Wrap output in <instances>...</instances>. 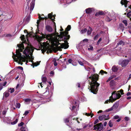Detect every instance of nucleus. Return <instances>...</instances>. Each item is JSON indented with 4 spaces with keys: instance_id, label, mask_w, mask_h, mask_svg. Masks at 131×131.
Masks as SVG:
<instances>
[{
    "instance_id": "1",
    "label": "nucleus",
    "mask_w": 131,
    "mask_h": 131,
    "mask_svg": "<svg viewBox=\"0 0 131 131\" xmlns=\"http://www.w3.org/2000/svg\"><path fill=\"white\" fill-rule=\"evenodd\" d=\"M18 47L19 48V49L16 50V54H13V56L12 57L13 59L16 61L18 62L19 64L22 65L23 64L22 62H24L26 61V64L28 63V59H30L32 57V53L34 49L33 47L31 45L28 46L27 48L25 49L23 52L24 54H25L26 56H21V54L20 52H22L24 49V46L23 44H21L20 45H17Z\"/></svg>"
},
{
    "instance_id": "2",
    "label": "nucleus",
    "mask_w": 131,
    "mask_h": 131,
    "mask_svg": "<svg viewBox=\"0 0 131 131\" xmlns=\"http://www.w3.org/2000/svg\"><path fill=\"white\" fill-rule=\"evenodd\" d=\"M71 28V26L68 25L66 28V31L61 32L60 35L62 38H63L64 37V43L60 44L59 43V41L57 38L56 37L55 35H48V37L49 43H51L53 46H55L57 47L58 50L60 51L62 50V48H67L69 46L67 40L69 39L70 37V35H68L69 32L68 31L70 30Z\"/></svg>"
},
{
    "instance_id": "3",
    "label": "nucleus",
    "mask_w": 131,
    "mask_h": 131,
    "mask_svg": "<svg viewBox=\"0 0 131 131\" xmlns=\"http://www.w3.org/2000/svg\"><path fill=\"white\" fill-rule=\"evenodd\" d=\"M99 75L97 74H92L90 77L91 79V81L90 83V90L94 93H96L98 90L100 84L97 82L98 80Z\"/></svg>"
},
{
    "instance_id": "4",
    "label": "nucleus",
    "mask_w": 131,
    "mask_h": 131,
    "mask_svg": "<svg viewBox=\"0 0 131 131\" xmlns=\"http://www.w3.org/2000/svg\"><path fill=\"white\" fill-rule=\"evenodd\" d=\"M3 119L4 122L6 123L7 124H11L12 125H14L16 124L18 120V118L16 119L15 121L13 122H11V117H4V118H2Z\"/></svg>"
},
{
    "instance_id": "5",
    "label": "nucleus",
    "mask_w": 131,
    "mask_h": 131,
    "mask_svg": "<svg viewBox=\"0 0 131 131\" xmlns=\"http://www.w3.org/2000/svg\"><path fill=\"white\" fill-rule=\"evenodd\" d=\"M116 91L113 92L112 93V95L110 98H112L113 100L115 101L117 99H119L121 96L120 94L119 93H115Z\"/></svg>"
},
{
    "instance_id": "6",
    "label": "nucleus",
    "mask_w": 131,
    "mask_h": 131,
    "mask_svg": "<svg viewBox=\"0 0 131 131\" xmlns=\"http://www.w3.org/2000/svg\"><path fill=\"white\" fill-rule=\"evenodd\" d=\"M94 127L93 130H94L97 129L99 131H101L103 128V125L102 123H101L94 125Z\"/></svg>"
},
{
    "instance_id": "7",
    "label": "nucleus",
    "mask_w": 131,
    "mask_h": 131,
    "mask_svg": "<svg viewBox=\"0 0 131 131\" xmlns=\"http://www.w3.org/2000/svg\"><path fill=\"white\" fill-rule=\"evenodd\" d=\"M35 0H32L30 4V7L28 8V9H29V13L31 14L35 6Z\"/></svg>"
},
{
    "instance_id": "8",
    "label": "nucleus",
    "mask_w": 131,
    "mask_h": 131,
    "mask_svg": "<svg viewBox=\"0 0 131 131\" xmlns=\"http://www.w3.org/2000/svg\"><path fill=\"white\" fill-rule=\"evenodd\" d=\"M109 118L108 115H103L99 116V119L100 121L105 120Z\"/></svg>"
},
{
    "instance_id": "9",
    "label": "nucleus",
    "mask_w": 131,
    "mask_h": 131,
    "mask_svg": "<svg viewBox=\"0 0 131 131\" xmlns=\"http://www.w3.org/2000/svg\"><path fill=\"white\" fill-rule=\"evenodd\" d=\"M43 45L44 48H45L47 50H48V51L50 50V45L49 43L48 42V41H47V42H43Z\"/></svg>"
},
{
    "instance_id": "10",
    "label": "nucleus",
    "mask_w": 131,
    "mask_h": 131,
    "mask_svg": "<svg viewBox=\"0 0 131 131\" xmlns=\"http://www.w3.org/2000/svg\"><path fill=\"white\" fill-rule=\"evenodd\" d=\"M129 61L128 60H123L121 63V65L122 67H125L128 64Z\"/></svg>"
},
{
    "instance_id": "11",
    "label": "nucleus",
    "mask_w": 131,
    "mask_h": 131,
    "mask_svg": "<svg viewBox=\"0 0 131 131\" xmlns=\"http://www.w3.org/2000/svg\"><path fill=\"white\" fill-rule=\"evenodd\" d=\"M7 109L5 108L4 109L3 112L2 113V115L1 112H0V117L1 118H4L5 116V115L6 114V113L7 111Z\"/></svg>"
},
{
    "instance_id": "12",
    "label": "nucleus",
    "mask_w": 131,
    "mask_h": 131,
    "mask_svg": "<svg viewBox=\"0 0 131 131\" xmlns=\"http://www.w3.org/2000/svg\"><path fill=\"white\" fill-rule=\"evenodd\" d=\"M93 10V8H89L86 9L85 10L86 13L87 14H89L91 13L92 11Z\"/></svg>"
},
{
    "instance_id": "13",
    "label": "nucleus",
    "mask_w": 131,
    "mask_h": 131,
    "mask_svg": "<svg viewBox=\"0 0 131 131\" xmlns=\"http://www.w3.org/2000/svg\"><path fill=\"white\" fill-rule=\"evenodd\" d=\"M128 2L126 0H122L121 3L122 5H124L125 7H126L127 6Z\"/></svg>"
},
{
    "instance_id": "14",
    "label": "nucleus",
    "mask_w": 131,
    "mask_h": 131,
    "mask_svg": "<svg viewBox=\"0 0 131 131\" xmlns=\"http://www.w3.org/2000/svg\"><path fill=\"white\" fill-rule=\"evenodd\" d=\"M46 30L49 32H51L52 30V29L50 26L49 25H47L46 26Z\"/></svg>"
},
{
    "instance_id": "15",
    "label": "nucleus",
    "mask_w": 131,
    "mask_h": 131,
    "mask_svg": "<svg viewBox=\"0 0 131 131\" xmlns=\"http://www.w3.org/2000/svg\"><path fill=\"white\" fill-rule=\"evenodd\" d=\"M48 16V17L52 20H53L54 19V16H53L52 15V13L50 14H49Z\"/></svg>"
},
{
    "instance_id": "16",
    "label": "nucleus",
    "mask_w": 131,
    "mask_h": 131,
    "mask_svg": "<svg viewBox=\"0 0 131 131\" xmlns=\"http://www.w3.org/2000/svg\"><path fill=\"white\" fill-rule=\"evenodd\" d=\"M112 69L113 71L115 72L117 71L118 69L117 67L114 66L112 67Z\"/></svg>"
},
{
    "instance_id": "17",
    "label": "nucleus",
    "mask_w": 131,
    "mask_h": 131,
    "mask_svg": "<svg viewBox=\"0 0 131 131\" xmlns=\"http://www.w3.org/2000/svg\"><path fill=\"white\" fill-rule=\"evenodd\" d=\"M116 77V76L115 75H113L109 77L108 79L106 81V82H107L110 81L112 79L115 78Z\"/></svg>"
},
{
    "instance_id": "18",
    "label": "nucleus",
    "mask_w": 131,
    "mask_h": 131,
    "mask_svg": "<svg viewBox=\"0 0 131 131\" xmlns=\"http://www.w3.org/2000/svg\"><path fill=\"white\" fill-rule=\"evenodd\" d=\"M92 31V28L90 27H89V29H88V31H87V34L88 35H90Z\"/></svg>"
},
{
    "instance_id": "19",
    "label": "nucleus",
    "mask_w": 131,
    "mask_h": 131,
    "mask_svg": "<svg viewBox=\"0 0 131 131\" xmlns=\"http://www.w3.org/2000/svg\"><path fill=\"white\" fill-rule=\"evenodd\" d=\"M115 84V81L114 80H111L110 82V85L111 86H112L114 85Z\"/></svg>"
},
{
    "instance_id": "20",
    "label": "nucleus",
    "mask_w": 131,
    "mask_h": 131,
    "mask_svg": "<svg viewBox=\"0 0 131 131\" xmlns=\"http://www.w3.org/2000/svg\"><path fill=\"white\" fill-rule=\"evenodd\" d=\"M41 79L42 82L43 83H45L46 82L47 80L46 77H43V76L42 77Z\"/></svg>"
},
{
    "instance_id": "21",
    "label": "nucleus",
    "mask_w": 131,
    "mask_h": 131,
    "mask_svg": "<svg viewBox=\"0 0 131 131\" xmlns=\"http://www.w3.org/2000/svg\"><path fill=\"white\" fill-rule=\"evenodd\" d=\"M88 50L89 51H92L93 50V47L91 45H90L88 48Z\"/></svg>"
},
{
    "instance_id": "22",
    "label": "nucleus",
    "mask_w": 131,
    "mask_h": 131,
    "mask_svg": "<svg viewBox=\"0 0 131 131\" xmlns=\"http://www.w3.org/2000/svg\"><path fill=\"white\" fill-rule=\"evenodd\" d=\"M118 45H123L124 44V42L122 40H121L118 43H117Z\"/></svg>"
},
{
    "instance_id": "23",
    "label": "nucleus",
    "mask_w": 131,
    "mask_h": 131,
    "mask_svg": "<svg viewBox=\"0 0 131 131\" xmlns=\"http://www.w3.org/2000/svg\"><path fill=\"white\" fill-rule=\"evenodd\" d=\"M87 31V29L86 28H84V29H82L80 31V32L81 34H83L85 33Z\"/></svg>"
},
{
    "instance_id": "24",
    "label": "nucleus",
    "mask_w": 131,
    "mask_h": 131,
    "mask_svg": "<svg viewBox=\"0 0 131 131\" xmlns=\"http://www.w3.org/2000/svg\"><path fill=\"white\" fill-rule=\"evenodd\" d=\"M27 129L25 127H22L20 128L21 131H27Z\"/></svg>"
},
{
    "instance_id": "25",
    "label": "nucleus",
    "mask_w": 131,
    "mask_h": 131,
    "mask_svg": "<svg viewBox=\"0 0 131 131\" xmlns=\"http://www.w3.org/2000/svg\"><path fill=\"white\" fill-rule=\"evenodd\" d=\"M118 107V104L117 103H115L113 105V106L112 107V108L113 109L117 107Z\"/></svg>"
},
{
    "instance_id": "26",
    "label": "nucleus",
    "mask_w": 131,
    "mask_h": 131,
    "mask_svg": "<svg viewBox=\"0 0 131 131\" xmlns=\"http://www.w3.org/2000/svg\"><path fill=\"white\" fill-rule=\"evenodd\" d=\"M88 41V40L87 39H84L82 42L84 44H85V42L87 43Z\"/></svg>"
},
{
    "instance_id": "27",
    "label": "nucleus",
    "mask_w": 131,
    "mask_h": 131,
    "mask_svg": "<svg viewBox=\"0 0 131 131\" xmlns=\"http://www.w3.org/2000/svg\"><path fill=\"white\" fill-rule=\"evenodd\" d=\"M4 94V95L6 97H8L9 95V93L7 92H5Z\"/></svg>"
},
{
    "instance_id": "28",
    "label": "nucleus",
    "mask_w": 131,
    "mask_h": 131,
    "mask_svg": "<svg viewBox=\"0 0 131 131\" xmlns=\"http://www.w3.org/2000/svg\"><path fill=\"white\" fill-rule=\"evenodd\" d=\"M101 73L102 75L104 73L107 74V73L105 71H104L103 70H101L100 71V72Z\"/></svg>"
},
{
    "instance_id": "29",
    "label": "nucleus",
    "mask_w": 131,
    "mask_h": 131,
    "mask_svg": "<svg viewBox=\"0 0 131 131\" xmlns=\"http://www.w3.org/2000/svg\"><path fill=\"white\" fill-rule=\"evenodd\" d=\"M85 115L88 116H90V115H91V117H92L93 116V114H92V115L91 113H86Z\"/></svg>"
},
{
    "instance_id": "30",
    "label": "nucleus",
    "mask_w": 131,
    "mask_h": 131,
    "mask_svg": "<svg viewBox=\"0 0 131 131\" xmlns=\"http://www.w3.org/2000/svg\"><path fill=\"white\" fill-rule=\"evenodd\" d=\"M20 104L19 103H17L16 104V108H20Z\"/></svg>"
},
{
    "instance_id": "31",
    "label": "nucleus",
    "mask_w": 131,
    "mask_h": 131,
    "mask_svg": "<svg viewBox=\"0 0 131 131\" xmlns=\"http://www.w3.org/2000/svg\"><path fill=\"white\" fill-rule=\"evenodd\" d=\"M123 22L125 26H126L127 25V21L126 20H123Z\"/></svg>"
},
{
    "instance_id": "32",
    "label": "nucleus",
    "mask_w": 131,
    "mask_h": 131,
    "mask_svg": "<svg viewBox=\"0 0 131 131\" xmlns=\"http://www.w3.org/2000/svg\"><path fill=\"white\" fill-rule=\"evenodd\" d=\"M22 41L24 40L25 39V36L24 35H22L20 37Z\"/></svg>"
},
{
    "instance_id": "33",
    "label": "nucleus",
    "mask_w": 131,
    "mask_h": 131,
    "mask_svg": "<svg viewBox=\"0 0 131 131\" xmlns=\"http://www.w3.org/2000/svg\"><path fill=\"white\" fill-rule=\"evenodd\" d=\"M109 125L110 127H112L113 126V124L111 121H110L109 122Z\"/></svg>"
},
{
    "instance_id": "34",
    "label": "nucleus",
    "mask_w": 131,
    "mask_h": 131,
    "mask_svg": "<svg viewBox=\"0 0 131 131\" xmlns=\"http://www.w3.org/2000/svg\"><path fill=\"white\" fill-rule=\"evenodd\" d=\"M31 101V99H25V101L26 102H30Z\"/></svg>"
},
{
    "instance_id": "35",
    "label": "nucleus",
    "mask_w": 131,
    "mask_h": 131,
    "mask_svg": "<svg viewBox=\"0 0 131 131\" xmlns=\"http://www.w3.org/2000/svg\"><path fill=\"white\" fill-rule=\"evenodd\" d=\"M9 90L10 91V92L11 93H13L14 91V89H12L11 88H10L9 89Z\"/></svg>"
},
{
    "instance_id": "36",
    "label": "nucleus",
    "mask_w": 131,
    "mask_h": 131,
    "mask_svg": "<svg viewBox=\"0 0 131 131\" xmlns=\"http://www.w3.org/2000/svg\"><path fill=\"white\" fill-rule=\"evenodd\" d=\"M111 19H110L108 17H107L106 18V21H110L111 20Z\"/></svg>"
},
{
    "instance_id": "37",
    "label": "nucleus",
    "mask_w": 131,
    "mask_h": 131,
    "mask_svg": "<svg viewBox=\"0 0 131 131\" xmlns=\"http://www.w3.org/2000/svg\"><path fill=\"white\" fill-rule=\"evenodd\" d=\"M24 124V123L23 122H21L20 123L18 124V126H22Z\"/></svg>"
},
{
    "instance_id": "38",
    "label": "nucleus",
    "mask_w": 131,
    "mask_h": 131,
    "mask_svg": "<svg viewBox=\"0 0 131 131\" xmlns=\"http://www.w3.org/2000/svg\"><path fill=\"white\" fill-rule=\"evenodd\" d=\"M119 116L118 115H115L113 117V118L115 119H116L119 118Z\"/></svg>"
},
{
    "instance_id": "39",
    "label": "nucleus",
    "mask_w": 131,
    "mask_h": 131,
    "mask_svg": "<svg viewBox=\"0 0 131 131\" xmlns=\"http://www.w3.org/2000/svg\"><path fill=\"white\" fill-rule=\"evenodd\" d=\"M78 62L81 65L83 66V62L81 61H80L78 60Z\"/></svg>"
},
{
    "instance_id": "40",
    "label": "nucleus",
    "mask_w": 131,
    "mask_h": 131,
    "mask_svg": "<svg viewBox=\"0 0 131 131\" xmlns=\"http://www.w3.org/2000/svg\"><path fill=\"white\" fill-rule=\"evenodd\" d=\"M102 40V38H100L99 40L97 42V45H99V44L100 43V42Z\"/></svg>"
},
{
    "instance_id": "41",
    "label": "nucleus",
    "mask_w": 131,
    "mask_h": 131,
    "mask_svg": "<svg viewBox=\"0 0 131 131\" xmlns=\"http://www.w3.org/2000/svg\"><path fill=\"white\" fill-rule=\"evenodd\" d=\"M29 113V112L28 111H25L24 113V115H27Z\"/></svg>"
},
{
    "instance_id": "42",
    "label": "nucleus",
    "mask_w": 131,
    "mask_h": 131,
    "mask_svg": "<svg viewBox=\"0 0 131 131\" xmlns=\"http://www.w3.org/2000/svg\"><path fill=\"white\" fill-rule=\"evenodd\" d=\"M39 19H40V20H42V19H43L44 18L45 19H47V17H45L44 18H42V17H41L40 16H39Z\"/></svg>"
},
{
    "instance_id": "43",
    "label": "nucleus",
    "mask_w": 131,
    "mask_h": 131,
    "mask_svg": "<svg viewBox=\"0 0 131 131\" xmlns=\"http://www.w3.org/2000/svg\"><path fill=\"white\" fill-rule=\"evenodd\" d=\"M99 37V35L98 34H97L94 37V40H96Z\"/></svg>"
},
{
    "instance_id": "44",
    "label": "nucleus",
    "mask_w": 131,
    "mask_h": 131,
    "mask_svg": "<svg viewBox=\"0 0 131 131\" xmlns=\"http://www.w3.org/2000/svg\"><path fill=\"white\" fill-rule=\"evenodd\" d=\"M99 14L100 15H103V14H104V13L103 11H101L99 12Z\"/></svg>"
},
{
    "instance_id": "45",
    "label": "nucleus",
    "mask_w": 131,
    "mask_h": 131,
    "mask_svg": "<svg viewBox=\"0 0 131 131\" xmlns=\"http://www.w3.org/2000/svg\"><path fill=\"white\" fill-rule=\"evenodd\" d=\"M72 59H70L68 60V62L69 63H71L72 62Z\"/></svg>"
},
{
    "instance_id": "46",
    "label": "nucleus",
    "mask_w": 131,
    "mask_h": 131,
    "mask_svg": "<svg viewBox=\"0 0 131 131\" xmlns=\"http://www.w3.org/2000/svg\"><path fill=\"white\" fill-rule=\"evenodd\" d=\"M99 122V120L98 119H96L94 122V124L95 125L97 123H98Z\"/></svg>"
},
{
    "instance_id": "47",
    "label": "nucleus",
    "mask_w": 131,
    "mask_h": 131,
    "mask_svg": "<svg viewBox=\"0 0 131 131\" xmlns=\"http://www.w3.org/2000/svg\"><path fill=\"white\" fill-rule=\"evenodd\" d=\"M113 109L112 108V107H111V108H110L106 110V111L107 112H109L112 110Z\"/></svg>"
},
{
    "instance_id": "48",
    "label": "nucleus",
    "mask_w": 131,
    "mask_h": 131,
    "mask_svg": "<svg viewBox=\"0 0 131 131\" xmlns=\"http://www.w3.org/2000/svg\"><path fill=\"white\" fill-rule=\"evenodd\" d=\"M129 118L127 117H126L124 118V119L126 121H128L129 120Z\"/></svg>"
},
{
    "instance_id": "49",
    "label": "nucleus",
    "mask_w": 131,
    "mask_h": 131,
    "mask_svg": "<svg viewBox=\"0 0 131 131\" xmlns=\"http://www.w3.org/2000/svg\"><path fill=\"white\" fill-rule=\"evenodd\" d=\"M54 64L55 66H56L57 65V63L56 61H55L54 62Z\"/></svg>"
},
{
    "instance_id": "50",
    "label": "nucleus",
    "mask_w": 131,
    "mask_h": 131,
    "mask_svg": "<svg viewBox=\"0 0 131 131\" xmlns=\"http://www.w3.org/2000/svg\"><path fill=\"white\" fill-rule=\"evenodd\" d=\"M72 64L74 66H76L77 65V62H73L72 63Z\"/></svg>"
},
{
    "instance_id": "51",
    "label": "nucleus",
    "mask_w": 131,
    "mask_h": 131,
    "mask_svg": "<svg viewBox=\"0 0 131 131\" xmlns=\"http://www.w3.org/2000/svg\"><path fill=\"white\" fill-rule=\"evenodd\" d=\"M3 85L2 84H0V91L2 90L3 88Z\"/></svg>"
},
{
    "instance_id": "52",
    "label": "nucleus",
    "mask_w": 131,
    "mask_h": 131,
    "mask_svg": "<svg viewBox=\"0 0 131 131\" xmlns=\"http://www.w3.org/2000/svg\"><path fill=\"white\" fill-rule=\"evenodd\" d=\"M131 16V14L130 13H128L127 14V16L128 17H129Z\"/></svg>"
},
{
    "instance_id": "53",
    "label": "nucleus",
    "mask_w": 131,
    "mask_h": 131,
    "mask_svg": "<svg viewBox=\"0 0 131 131\" xmlns=\"http://www.w3.org/2000/svg\"><path fill=\"white\" fill-rule=\"evenodd\" d=\"M17 68L20 69L21 70H23V68L21 67H20V66L18 67Z\"/></svg>"
},
{
    "instance_id": "54",
    "label": "nucleus",
    "mask_w": 131,
    "mask_h": 131,
    "mask_svg": "<svg viewBox=\"0 0 131 131\" xmlns=\"http://www.w3.org/2000/svg\"><path fill=\"white\" fill-rule=\"evenodd\" d=\"M65 122V123H68L69 122V120L68 119L66 118L65 120L64 121Z\"/></svg>"
},
{
    "instance_id": "55",
    "label": "nucleus",
    "mask_w": 131,
    "mask_h": 131,
    "mask_svg": "<svg viewBox=\"0 0 131 131\" xmlns=\"http://www.w3.org/2000/svg\"><path fill=\"white\" fill-rule=\"evenodd\" d=\"M75 106H73L72 107V109L71 110L72 111H74V110L75 109Z\"/></svg>"
},
{
    "instance_id": "56",
    "label": "nucleus",
    "mask_w": 131,
    "mask_h": 131,
    "mask_svg": "<svg viewBox=\"0 0 131 131\" xmlns=\"http://www.w3.org/2000/svg\"><path fill=\"white\" fill-rule=\"evenodd\" d=\"M34 65L35 66H37V65H38L39 64V63L38 62H37V64L36 63H34Z\"/></svg>"
},
{
    "instance_id": "57",
    "label": "nucleus",
    "mask_w": 131,
    "mask_h": 131,
    "mask_svg": "<svg viewBox=\"0 0 131 131\" xmlns=\"http://www.w3.org/2000/svg\"><path fill=\"white\" fill-rule=\"evenodd\" d=\"M79 88H80V85L79 83H78L77 84Z\"/></svg>"
},
{
    "instance_id": "58",
    "label": "nucleus",
    "mask_w": 131,
    "mask_h": 131,
    "mask_svg": "<svg viewBox=\"0 0 131 131\" xmlns=\"http://www.w3.org/2000/svg\"><path fill=\"white\" fill-rule=\"evenodd\" d=\"M131 93L130 92H128L127 94V96L130 95Z\"/></svg>"
},
{
    "instance_id": "59",
    "label": "nucleus",
    "mask_w": 131,
    "mask_h": 131,
    "mask_svg": "<svg viewBox=\"0 0 131 131\" xmlns=\"http://www.w3.org/2000/svg\"><path fill=\"white\" fill-rule=\"evenodd\" d=\"M50 74H51L53 75L54 74V72L52 71L51 72Z\"/></svg>"
},
{
    "instance_id": "60",
    "label": "nucleus",
    "mask_w": 131,
    "mask_h": 131,
    "mask_svg": "<svg viewBox=\"0 0 131 131\" xmlns=\"http://www.w3.org/2000/svg\"><path fill=\"white\" fill-rule=\"evenodd\" d=\"M107 122H105L104 123V126H106V124H107Z\"/></svg>"
},
{
    "instance_id": "61",
    "label": "nucleus",
    "mask_w": 131,
    "mask_h": 131,
    "mask_svg": "<svg viewBox=\"0 0 131 131\" xmlns=\"http://www.w3.org/2000/svg\"><path fill=\"white\" fill-rule=\"evenodd\" d=\"M109 102V101H108V100H107L105 101V103H108Z\"/></svg>"
},
{
    "instance_id": "62",
    "label": "nucleus",
    "mask_w": 131,
    "mask_h": 131,
    "mask_svg": "<svg viewBox=\"0 0 131 131\" xmlns=\"http://www.w3.org/2000/svg\"><path fill=\"white\" fill-rule=\"evenodd\" d=\"M119 79V78H118V77H117V78H115L114 79V80H118Z\"/></svg>"
},
{
    "instance_id": "63",
    "label": "nucleus",
    "mask_w": 131,
    "mask_h": 131,
    "mask_svg": "<svg viewBox=\"0 0 131 131\" xmlns=\"http://www.w3.org/2000/svg\"><path fill=\"white\" fill-rule=\"evenodd\" d=\"M102 112V110H100L98 112H97V113H101V112Z\"/></svg>"
},
{
    "instance_id": "64",
    "label": "nucleus",
    "mask_w": 131,
    "mask_h": 131,
    "mask_svg": "<svg viewBox=\"0 0 131 131\" xmlns=\"http://www.w3.org/2000/svg\"><path fill=\"white\" fill-rule=\"evenodd\" d=\"M6 83H7V82H5L4 83V84L3 85L4 86H5L6 84Z\"/></svg>"
}]
</instances>
